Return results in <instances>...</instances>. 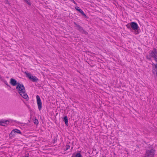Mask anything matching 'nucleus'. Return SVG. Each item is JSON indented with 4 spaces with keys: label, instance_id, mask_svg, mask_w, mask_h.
Instances as JSON below:
<instances>
[{
    "label": "nucleus",
    "instance_id": "f257e3e1",
    "mask_svg": "<svg viewBox=\"0 0 157 157\" xmlns=\"http://www.w3.org/2000/svg\"><path fill=\"white\" fill-rule=\"evenodd\" d=\"M126 26L131 31H134L135 34H138L140 32V29L137 23L135 22H131L127 24Z\"/></svg>",
    "mask_w": 157,
    "mask_h": 157
},
{
    "label": "nucleus",
    "instance_id": "f03ea898",
    "mask_svg": "<svg viewBox=\"0 0 157 157\" xmlns=\"http://www.w3.org/2000/svg\"><path fill=\"white\" fill-rule=\"evenodd\" d=\"M155 150L152 147L150 150H146L144 157H154Z\"/></svg>",
    "mask_w": 157,
    "mask_h": 157
},
{
    "label": "nucleus",
    "instance_id": "7ed1b4c3",
    "mask_svg": "<svg viewBox=\"0 0 157 157\" xmlns=\"http://www.w3.org/2000/svg\"><path fill=\"white\" fill-rule=\"evenodd\" d=\"M26 76L29 79L33 82H37L39 79L35 76L33 75L30 73L25 72Z\"/></svg>",
    "mask_w": 157,
    "mask_h": 157
},
{
    "label": "nucleus",
    "instance_id": "20e7f679",
    "mask_svg": "<svg viewBox=\"0 0 157 157\" xmlns=\"http://www.w3.org/2000/svg\"><path fill=\"white\" fill-rule=\"evenodd\" d=\"M152 72L154 76L157 79V64L152 63Z\"/></svg>",
    "mask_w": 157,
    "mask_h": 157
},
{
    "label": "nucleus",
    "instance_id": "39448f33",
    "mask_svg": "<svg viewBox=\"0 0 157 157\" xmlns=\"http://www.w3.org/2000/svg\"><path fill=\"white\" fill-rule=\"evenodd\" d=\"M36 102L38 105V108L39 110L40 111L42 108V103L40 98V97L38 95L36 96Z\"/></svg>",
    "mask_w": 157,
    "mask_h": 157
},
{
    "label": "nucleus",
    "instance_id": "423d86ee",
    "mask_svg": "<svg viewBox=\"0 0 157 157\" xmlns=\"http://www.w3.org/2000/svg\"><path fill=\"white\" fill-rule=\"evenodd\" d=\"M10 122V120L2 119L0 120V125L3 126H6Z\"/></svg>",
    "mask_w": 157,
    "mask_h": 157
},
{
    "label": "nucleus",
    "instance_id": "0eeeda50",
    "mask_svg": "<svg viewBox=\"0 0 157 157\" xmlns=\"http://www.w3.org/2000/svg\"><path fill=\"white\" fill-rule=\"evenodd\" d=\"M10 84L13 86H15L18 85V84L20 83L17 82V81L13 78H11L10 80Z\"/></svg>",
    "mask_w": 157,
    "mask_h": 157
},
{
    "label": "nucleus",
    "instance_id": "6e6552de",
    "mask_svg": "<svg viewBox=\"0 0 157 157\" xmlns=\"http://www.w3.org/2000/svg\"><path fill=\"white\" fill-rule=\"evenodd\" d=\"M149 54L152 58L153 56H155V55H157V51L155 48H153V50L150 51Z\"/></svg>",
    "mask_w": 157,
    "mask_h": 157
},
{
    "label": "nucleus",
    "instance_id": "1a4fd4ad",
    "mask_svg": "<svg viewBox=\"0 0 157 157\" xmlns=\"http://www.w3.org/2000/svg\"><path fill=\"white\" fill-rule=\"evenodd\" d=\"M25 88L24 85L22 83H19L18 84V85L16 86V88L17 90H19L20 89H24Z\"/></svg>",
    "mask_w": 157,
    "mask_h": 157
},
{
    "label": "nucleus",
    "instance_id": "9d476101",
    "mask_svg": "<svg viewBox=\"0 0 157 157\" xmlns=\"http://www.w3.org/2000/svg\"><path fill=\"white\" fill-rule=\"evenodd\" d=\"M17 90L18 92V93L20 95H21V94H23V93H25V92H26V90L25 87L24 89H20V90Z\"/></svg>",
    "mask_w": 157,
    "mask_h": 157
},
{
    "label": "nucleus",
    "instance_id": "9b49d317",
    "mask_svg": "<svg viewBox=\"0 0 157 157\" xmlns=\"http://www.w3.org/2000/svg\"><path fill=\"white\" fill-rule=\"evenodd\" d=\"M63 121L65 122V124L67 126H68V120L67 117L66 116H64L63 118Z\"/></svg>",
    "mask_w": 157,
    "mask_h": 157
},
{
    "label": "nucleus",
    "instance_id": "f8f14e48",
    "mask_svg": "<svg viewBox=\"0 0 157 157\" xmlns=\"http://www.w3.org/2000/svg\"><path fill=\"white\" fill-rule=\"evenodd\" d=\"M75 154V153H73L71 157H82V155L79 152L76 153Z\"/></svg>",
    "mask_w": 157,
    "mask_h": 157
},
{
    "label": "nucleus",
    "instance_id": "ddd939ff",
    "mask_svg": "<svg viewBox=\"0 0 157 157\" xmlns=\"http://www.w3.org/2000/svg\"><path fill=\"white\" fill-rule=\"evenodd\" d=\"M23 94H22L21 95V97L25 99L28 100L29 99V97L26 92H25V93H23Z\"/></svg>",
    "mask_w": 157,
    "mask_h": 157
},
{
    "label": "nucleus",
    "instance_id": "4468645a",
    "mask_svg": "<svg viewBox=\"0 0 157 157\" xmlns=\"http://www.w3.org/2000/svg\"><path fill=\"white\" fill-rule=\"evenodd\" d=\"M15 135L16 133L14 132V131H13V130L9 134L10 138L12 139V137L15 136Z\"/></svg>",
    "mask_w": 157,
    "mask_h": 157
},
{
    "label": "nucleus",
    "instance_id": "2eb2a0df",
    "mask_svg": "<svg viewBox=\"0 0 157 157\" xmlns=\"http://www.w3.org/2000/svg\"><path fill=\"white\" fill-rule=\"evenodd\" d=\"M79 13H80L81 14L84 18L86 19L88 18V17L86 15L84 12L82 10L80 11V12H79Z\"/></svg>",
    "mask_w": 157,
    "mask_h": 157
},
{
    "label": "nucleus",
    "instance_id": "dca6fc26",
    "mask_svg": "<svg viewBox=\"0 0 157 157\" xmlns=\"http://www.w3.org/2000/svg\"><path fill=\"white\" fill-rule=\"evenodd\" d=\"M13 131H14V132H15L16 133H17V134H20L21 135H22V133L21 132L19 129H13Z\"/></svg>",
    "mask_w": 157,
    "mask_h": 157
},
{
    "label": "nucleus",
    "instance_id": "f3484780",
    "mask_svg": "<svg viewBox=\"0 0 157 157\" xmlns=\"http://www.w3.org/2000/svg\"><path fill=\"white\" fill-rule=\"evenodd\" d=\"M1 81H3L4 83L6 85L8 86L10 88H11V86L9 85L7 83V82L6 80H5L4 79H3L2 78L1 79Z\"/></svg>",
    "mask_w": 157,
    "mask_h": 157
},
{
    "label": "nucleus",
    "instance_id": "a211bd4d",
    "mask_svg": "<svg viewBox=\"0 0 157 157\" xmlns=\"http://www.w3.org/2000/svg\"><path fill=\"white\" fill-rule=\"evenodd\" d=\"M83 29L82 27L80 25L79 26H78V30L80 32H82V31L83 30Z\"/></svg>",
    "mask_w": 157,
    "mask_h": 157
},
{
    "label": "nucleus",
    "instance_id": "6ab92c4d",
    "mask_svg": "<svg viewBox=\"0 0 157 157\" xmlns=\"http://www.w3.org/2000/svg\"><path fill=\"white\" fill-rule=\"evenodd\" d=\"M70 148V146L69 145H66L65 146V148L64 149V151H66L69 149Z\"/></svg>",
    "mask_w": 157,
    "mask_h": 157
},
{
    "label": "nucleus",
    "instance_id": "aec40b11",
    "mask_svg": "<svg viewBox=\"0 0 157 157\" xmlns=\"http://www.w3.org/2000/svg\"><path fill=\"white\" fill-rule=\"evenodd\" d=\"M24 1L26 2L29 6H31V3L30 2V0H24Z\"/></svg>",
    "mask_w": 157,
    "mask_h": 157
},
{
    "label": "nucleus",
    "instance_id": "412c9836",
    "mask_svg": "<svg viewBox=\"0 0 157 157\" xmlns=\"http://www.w3.org/2000/svg\"><path fill=\"white\" fill-rule=\"evenodd\" d=\"M34 123L35 124L37 125L38 124V120L35 118V119L34 120Z\"/></svg>",
    "mask_w": 157,
    "mask_h": 157
},
{
    "label": "nucleus",
    "instance_id": "4be33fe9",
    "mask_svg": "<svg viewBox=\"0 0 157 157\" xmlns=\"http://www.w3.org/2000/svg\"><path fill=\"white\" fill-rule=\"evenodd\" d=\"M75 9L78 11L79 12H80V11L81 10V9H80V8H79V7L78 6H76L75 7Z\"/></svg>",
    "mask_w": 157,
    "mask_h": 157
},
{
    "label": "nucleus",
    "instance_id": "5701e85b",
    "mask_svg": "<svg viewBox=\"0 0 157 157\" xmlns=\"http://www.w3.org/2000/svg\"><path fill=\"white\" fill-rule=\"evenodd\" d=\"M146 57L147 59L149 60H151V58L152 57L150 55L146 56Z\"/></svg>",
    "mask_w": 157,
    "mask_h": 157
},
{
    "label": "nucleus",
    "instance_id": "b1692460",
    "mask_svg": "<svg viewBox=\"0 0 157 157\" xmlns=\"http://www.w3.org/2000/svg\"><path fill=\"white\" fill-rule=\"evenodd\" d=\"M83 34H84L85 35H87L88 34V33L86 31H85L84 29L83 30L82 32H81Z\"/></svg>",
    "mask_w": 157,
    "mask_h": 157
},
{
    "label": "nucleus",
    "instance_id": "393cba45",
    "mask_svg": "<svg viewBox=\"0 0 157 157\" xmlns=\"http://www.w3.org/2000/svg\"><path fill=\"white\" fill-rule=\"evenodd\" d=\"M157 55H155V56H153L152 57L154 59V60L156 62H157Z\"/></svg>",
    "mask_w": 157,
    "mask_h": 157
},
{
    "label": "nucleus",
    "instance_id": "a878e982",
    "mask_svg": "<svg viewBox=\"0 0 157 157\" xmlns=\"http://www.w3.org/2000/svg\"><path fill=\"white\" fill-rule=\"evenodd\" d=\"M74 24L77 27H78V26H79L80 25H79L77 23H76V22H74Z\"/></svg>",
    "mask_w": 157,
    "mask_h": 157
},
{
    "label": "nucleus",
    "instance_id": "bb28decb",
    "mask_svg": "<svg viewBox=\"0 0 157 157\" xmlns=\"http://www.w3.org/2000/svg\"><path fill=\"white\" fill-rule=\"evenodd\" d=\"M6 4H8L9 5L10 4V3L9 2L8 0H6Z\"/></svg>",
    "mask_w": 157,
    "mask_h": 157
},
{
    "label": "nucleus",
    "instance_id": "cd10ccee",
    "mask_svg": "<svg viewBox=\"0 0 157 157\" xmlns=\"http://www.w3.org/2000/svg\"><path fill=\"white\" fill-rule=\"evenodd\" d=\"M22 157H29V154L27 153V154L25 155V156H22Z\"/></svg>",
    "mask_w": 157,
    "mask_h": 157
},
{
    "label": "nucleus",
    "instance_id": "c85d7f7f",
    "mask_svg": "<svg viewBox=\"0 0 157 157\" xmlns=\"http://www.w3.org/2000/svg\"><path fill=\"white\" fill-rule=\"evenodd\" d=\"M71 2H73L74 4L76 5L77 4L74 1V0H73V1H72Z\"/></svg>",
    "mask_w": 157,
    "mask_h": 157
},
{
    "label": "nucleus",
    "instance_id": "c756f323",
    "mask_svg": "<svg viewBox=\"0 0 157 157\" xmlns=\"http://www.w3.org/2000/svg\"><path fill=\"white\" fill-rule=\"evenodd\" d=\"M10 120V121L12 122L13 121V120Z\"/></svg>",
    "mask_w": 157,
    "mask_h": 157
},
{
    "label": "nucleus",
    "instance_id": "7c9ffc66",
    "mask_svg": "<svg viewBox=\"0 0 157 157\" xmlns=\"http://www.w3.org/2000/svg\"><path fill=\"white\" fill-rule=\"evenodd\" d=\"M54 142H53V143H55V140L54 139Z\"/></svg>",
    "mask_w": 157,
    "mask_h": 157
},
{
    "label": "nucleus",
    "instance_id": "2f4dec72",
    "mask_svg": "<svg viewBox=\"0 0 157 157\" xmlns=\"http://www.w3.org/2000/svg\"><path fill=\"white\" fill-rule=\"evenodd\" d=\"M71 2H72V1H73V0H69Z\"/></svg>",
    "mask_w": 157,
    "mask_h": 157
},
{
    "label": "nucleus",
    "instance_id": "473e14b6",
    "mask_svg": "<svg viewBox=\"0 0 157 157\" xmlns=\"http://www.w3.org/2000/svg\"><path fill=\"white\" fill-rule=\"evenodd\" d=\"M94 66V65H93L92 66H91V67H93Z\"/></svg>",
    "mask_w": 157,
    "mask_h": 157
},
{
    "label": "nucleus",
    "instance_id": "72a5a7b5",
    "mask_svg": "<svg viewBox=\"0 0 157 157\" xmlns=\"http://www.w3.org/2000/svg\"><path fill=\"white\" fill-rule=\"evenodd\" d=\"M136 146H137V147H138L139 146L138 145H136Z\"/></svg>",
    "mask_w": 157,
    "mask_h": 157
},
{
    "label": "nucleus",
    "instance_id": "f704fd0d",
    "mask_svg": "<svg viewBox=\"0 0 157 157\" xmlns=\"http://www.w3.org/2000/svg\"><path fill=\"white\" fill-rule=\"evenodd\" d=\"M14 122H16V121H14Z\"/></svg>",
    "mask_w": 157,
    "mask_h": 157
},
{
    "label": "nucleus",
    "instance_id": "c9c22d12",
    "mask_svg": "<svg viewBox=\"0 0 157 157\" xmlns=\"http://www.w3.org/2000/svg\"><path fill=\"white\" fill-rule=\"evenodd\" d=\"M101 157H106V156H102Z\"/></svg>",
    "mask_w": 157,
    "mask_h": 157
},
{
    "label": "nucleus",
    "instance_id": "e433bc0d",
    "mask_svg": "<svg viewBox=\"0 0 157 157\" xmlns=\"http://www.w3.org/2000/svg\"><path fill=\"white\" fill-rule=\"evenodd\" d=\"M73 147H71V149H73Z\"/></svg>",
    "mask_w": 157,
    "mask_h": 157
},
{
    "label": "nucleus",
    "instance_id": "4c0bfd02",
    "mask_svg": "<svg viewBox=\"0 0 157 157\" xmlns=\"http://www.w3.org/2000/svg\"><path fill=\"white\" fill-rule=\"evenodd\" d=\"M6 77L7 78H9V77Z\"/></svg>",
    "mask_w": 157,
    "mask_h": 157
},
{
    "label": "nucleus",
    "instance_id": "58836bf2",
    "mask_svg": "<svg viewBox=\"0 0 157 157\" xmlns=\"http://www.w3.org/2000/svg\"><path fill=\"white\" fill-rule=\"evenodd\" d=\"M14 119H16V117H14Z\"/></svg>",
    "mask_w": 157,
    "mask_h": 157
}]
</instances>
